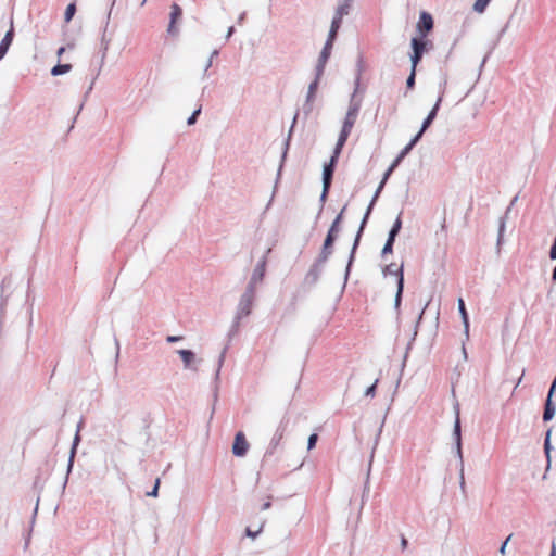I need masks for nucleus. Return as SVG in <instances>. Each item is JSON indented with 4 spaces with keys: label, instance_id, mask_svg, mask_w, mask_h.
I'll return each mask as SVG.
<instances>
[{
    "label": "nucleus",
    "instance_id": "nucleus-62",
    "mask_svg": "<svg viewBox=\"0 0 556 556\" xmlns=\"http://www.w3.org/2000/svg\"><path fill=\"white\" fill-rule=\"evenodd\" d=\"M236 31L235 27L233 26H230L227 30V34H226V39L228 40L232 35L233 33Z\"/></svg>",
    "mask_w": 556,
    "mask_h": 556
},
{
    "label": "nucleus",
    "instance_id": "nucleus-57",
    "mask_svg": "<svg viewBox=\"0 0 556 556\" xmlns=\"http://www.w3.org/2000/svg\"><path fill=\"white\" fill-rule=\"evenodd\" d=\"M341 25H342V22H341V21H338V20H336V18H332V21H331V25H330V28H332L333 30L336 29V30H338V31H339V29H340Z\"/></svg>",
    "mask_w": 556,
    "mask_h": 556
},
{
    "label": "nucleus",
    "instance_id": "nucleus-8",
    "mask_svg": "<svg viewBox=\"0 0 556 556\" xmlns=\"http://www.w3.org/2000/svg\"><path fill=\"white\" fill-rule=\"evenodd\" d=\"M255 291L252 290V286H247L243 294L240 298L238 307H237V316L247 317L251 314L252 304L254 301Z\"/></svg>",
    "mask_w": 556,
    "mask_h": 556
},
{
    "label": "nucleus",
    "instance_id": "nucleus-20",
    "mask_svg": "<svg viewBox=\"0 0 556 556\" xmlns=\"http://www.w3.org/2000/svg\"><path fill=\"white\" fill-rule=\"evenodd\" d=\"M364 70H365L364 58H363L362 54H358L357 61H356V74H355V78H354V90H353V92H358V93H362V94H364V92H365V88L361 87L362 74H363Z\"/></svg>",
    "mask_w": 556,
    "mask_h": 556
},
{
    "label": "nucleus",
    "instance_id": "nucleus-59",
    "mask_svg": "<svg viewBox=\"0 0 556 556\" xmlns=\"http://www.w3.org/2000/svg\"><path fill=\"white\" fill-rule=\"evenodd\" d=\"M506 547H507V541H504V542L501 544L500 549H498V552H500V554H501L502 556H505V555H506Z\"/></svg>",
    "mask_w": 556,
    "mask_h": 556
},
{
    "label": "nucleus",
    "instance_id": "nucleus-18",
    "mask_svg": "<svg viewBox=\"0 0 556 556\" xmlns=\"http://www.w3.org/2000/svg\"><path fill=\"white\" fill-rule=\"evenodd\" d=\"M518 200V195H515L513 198V200L510 201V204L509 206L507 207L506 212H505V215L501 216L500 217V220H498V233H497V240H496V247H497V250L500 251L501 249V245L503 244L504 242V232H505V229H506V218H507V214L509 213L510 211V207L517 202Z\"/></svg>",
    "mask_w": 556,
    "mask_h": 556
},
{
    "label": "nucleus",
    "instance_id": "nucleus-49",
    "mask_svg": "<svg viewBox=\"0 0 556 556\" xmlns=\"http://www.w3.org/2000/svg\"><path fill=\"white\" fill-rule=\"evenodd\" d=\"M318 441L317 433H312L307 439V450L311 451L316 446V443Z\"/></svg>",
    "mask_w": 556,
    "mask_h": 556
},
{
    "label": "nucleus",
    "instance_id": "nucleus-28",
    "mask_svg": "<svg viewBox=\"0 0 556 556\" xmlns=\"http://www.w3.org/2000/svg\"><path fill=\"white\" fill-rule=\"evenodd\" d=\"M551 435H552V428H548L545 432L544 444H543L544 454H545V457L547 460L546 470H548L551 467V452L553 450V446L551 443Z\"/></svg>",
    "mask_w": 556,
    "mask_h": 556
},
{
    "label": "nucleus",
    "instance_id": "nucleus-36",
    "mask_svg": "<svg viewBox=\"0 0 556 556\" xmlns=\"http://www.w3.org/2000/svg\"><path fill=\"white\" fill-rule=\"evenodd\" d=\"M422 56L424 55L420 54L419 52L412 50V53H409V59L412 63L410 70L417 71V66L421 62Z\"/></svg>",
    "mask_w": 556,
    "mask_h": 556
},
{
    "label": "nucleus",
    "instance_id": "nucleus-6",
    "mask_svg": "<svg viewBox=\"0 0 556 556\" xmlns=\"http://www.w3.org/2000/svg\"><path fill=\"white\" fill-rule=\"evenodd\" d=\"M341 228H336V226L329 227L318 255L330 258L333 254L334 243L338 240Z\"/></svg>",
    "mask_w": 556,
    "mask_h": 556
},
{
    "label": "nucleus",
    "instance_id": "nucleus-10",
    "mask_svg": "<svg viewBox=\"0 0 556 556\" xmlns=\"http://www.w3.org/2000/svg\"><path fill=\"white\" fill-rule=\"evenodd\" d=\"M434 21L430 13L421 11L416 25L417 36L427 37L428 34L433 29Z\"/></svg>",
    "mask_w": 556,
    "mask_h": 556
},
{
    "label": "nucleus",
    "instance_id": "nucleus-19",
    "mask_svg": "<svg viewBox=\"0 0 556 556\" xmlns=\"http://www.w3.org/2000/svg\"><path fill=\"white\" fill-rule=\"evenodd\" d=\"M182 16V9L177 3H173L170 7V14H169V24L167 27V33L169 35H176L178 33V29L176 28L175 24L178 20H180Z\"/></svg>",
    "mask_w": 556,
    "mask_h": 556
},
{
    "label": "nucleus",
    "instance_id": "nucleus-52",
    "mask_svg": "<svg viewBox=\"0 0 556 556\" xmlns=\"http://www.w3.org/2000/svg\"><path fill=\"white\" fill-rule=\"evenodd\" d=\"M337 37H338V30H336V29L333 30L332 28H330L327 39H326V42H330L331 45H333L334 41L337 40Z\"/></svg>",
    "mask_w": 556,
    "mask_h": 556
},
{
    "label": "nucleus",
    "instance_id": "nucleus-15",
    "mask_svg": "<svg viewBox=\"0 0 556 556\" xmlns=\"http://www.w3.org/2000/svg\"><path fill=\"white\" fill-rule=\"evenodd\" d=\"M15 36V29H14V23L13 17L10 20V28L4 34V37L0 41V61L8 53Z\"/></svg>",
    "mask_w": 556,
    "mask_h": 556
},
{
    "label": "nucleus",
    "instance_id": "nucleus-5",
    "mask_svg": "<svg viewBox=\"0 0 556 556\" xmlns=\"http://www.w3.org/2000/svg\"><path fill=\"white\" fill-rule=\"evenodd\" d=\"M362 103H363V94L362 93L359 94L358 92H352V94L350 97V101H349L348 112H346V115H345L343 124H342L343 127L349 128V129L353 128V126L357 119L359 110L362 108Z\"/></svg>",
    "mask_w": 556,
    "mask_h": 556
},
{
    "label": "nucleus",
    "instance_id": "nucleus-22",
    "mask_svg": "<svg viewBox=\"0 0 556 556\" xmlns=\"http://www.w3.org/2000/svg\"><path fill=\"white\" fill-rule=\"evenodd\" d=\"M176 352L180 356V358L184 363L185 369H190V370H194V371L198 370V368L192 365L197 361L195 353L192 350L180 349V350H177Z\"/></svg>",
    "mask_w": 556,
    "mask_h": 556
},
{
    "label": "nucleus",
    "instance_id": "nucleus-45",
    "mask_svg": "<svg viewBox=\"0 0 556 556\" xmlns=\"http://www.w3.org/2000/svg\"><path fill=\"white\" fill-rule=\"evenodd\" d=\"M416 85V71L410 70L408 77L406 78V88L407 90H412Z\"/></svg>",
    "mask_w": 556,
    "mask_h": 556
},
{
    "label": "nucleus",
    "instance_id": "nucleus-31",
    "mask_svg": "<svg viewBox=\"0 0 556 556\" xmlns=\"http://www.w3.org/2000/svg\"><path fill=\"white\" fill-rule=\"evenodd\" d=\"M72 70V64L70 63H58L51 68V75L52 76H60L64 75Z\"/></svg>",
    "mask_w": 556,
    "mask_h": 556
},
{
    "label": "nucleus",
    "instance_id": "nucleus-55",
    "mask_svg": "<svg viewBox=\"0 0 556 556\" xmlns=\"http://www.w3.org/2000/svg\"><path fill=\"white\" fill-rule=\"evenodd\" d=\"M262 531V527L257 531L251 530L249 527L245 529V535L255 539Z\"/></svg>",
    "mask_w": 556,
    "mask_h": 556
},
{
    "label": "nucleus",
    "instance_id": "nucleus-51",
    "mask_svg": "<svg viewBox=\"0 0 556 556\" xmlns=\"http://www.w3.org/2000/svg\"><path fill=\"white\" fill-rule=\"evenodd\" d=\"M344 144H339L338 142L336 143L334 148H333V151H332V154L330 157H334L336 160L339 161V157H340V154L342 152V149H343Z\"/></svg>",
    "mask_w": 556,
    "mask_h": 556
},
{
    "label": "nucleus",
    "instance_id": "nucleus-9",
    "mask_svg": "<svg viewBox=\"0 0 556 556\" xmlns=\"http://www.w3.org/2000/svg\"><path fill=\"white\" fill-rule=\"evenodd\" d=\"M396 277V292L394 296V311L396 312V318H400L401 314V304L403 299V292H404V285H405V278H404V265L401 264L399 268H396L395 271Z\"/></svg>",
    "mask_w": 556,
    "mask_h": 556
},
{
    "label": "nucleus",
    "instance_id": "nucleus-30",
    "mask_svg": "<svg viewBox=\"0 0 556 556\" xmlns=\"http://www.w3.org/2000/svg\"><path fill=\"white\" fill-rule=\"evenodd\" d=\"M435 118H437L435 112L429 111L428 115L421 123L419 131L414 137H418L420 135V139H421L425 131L432 125V123Z\"/></svg>",
    "mask_w": 556,
    "mask_h": 556
},
{
    "label": "nucleus",
    "instance_id": "nucleus-47",
    "mask_svg": "<svg viewBox=\"0 0 556 556\" xmlns=\"http://www.w3.org/2000/svg\"><path fill=\"white\" fill-rule=\"evenodd\" d=\"M160 484H161V479L156 478L155 481H154V485H153L152 490L147 492L146 495L150 496V497H157Z\"/></svg>",
    "mask_w": 556,
    "mask_h": 556
},
{
    "label": "nucleus",
    "instance_id": "nucleus-53",
    "mask_svg": "<svg viewBox=\"0 0 556 556\" xmlns=\"http://www.w3.org/2000/svg\"><path fill=\"white\" fill-rule=\"evenodd\" d=\"M393 267H394V264H393V263H391V264H389V265H386V266L383 267V269H382V274H383V276H384V277H386V276H388V275H394V276H395V271H396V269H394Z\"/></svg>",
    "mask_w": 556,
    "mask_h": 556
},
{
    "label": "nucleus",
    "instance_id": "nucleus-27",
    "mask_svg": "<svg viewBox=\"0 0 556 556\" xmlns=\"http://www.w3.org/2000/svg\"><path fill=\"white\" fill-rule=\"evenodd\" d=\"M556 413V405L551 399H545L544 402V409H543V416L542 419L544 422L551 421Z\"/></svg>",
    "mask_w": 556,
    "mask_h": 556
},
{
    "label": "nucleus",
    "instance_id": "nucleus-58",
    "mask_svg": "<svg viewBox=\"0 0 556 556\" xmlns=\"http://www.w3.org/2000/svg\"><path fill=\"white\" fill-rule=\"evenodd\" d=\"M377 201H378V200H376V198H371V200H370V202H369V204H368V206H367V208H366V211H365V212H369V214L371 215L372 210H374V207H375V205H376Z\"/></svg>",
    "mask_w": 556,
    "mask_h": 556
},
{
    "label": "nucleus",
    "instance_id": "nucleus-32",
    "mask_svg": "<svg viewBox=\"0 0 556 556\" xmlns=\"http://www.w3.org/2000/svg\"><path fill=\"white\" fill-rule=\"evenodd\" d=\"M402 214L403 212L401 211L397 215V217L395 218L393 225L391 226V229L389 230V233L388 236H391V237H394L396 238L402 229Z\"/></svg>",
    "mask_w": 556,
    "mask_h": 556
},
{
    "label": "nucleus",
    "instance_id": "nucleus-2",
    "mask_svg": "<svg viewBox=\"0 0 556 556\" xmlns=\"http://www.w3.org/2000/svg\"><path fill=\"white\" fill-rule=\"evenodd\" d=\"M369 218H370L369 212H365L363 215V218L361 220V224L358 226V229L356 231V235L354 237V241H353L350 254H349V258H348V263H346V267H345V271H344V283H346V281L349 280V277H350V274H351L354 261H355L356 252L359 247L362 237L364 235V231L368 224Z\"/></svg>",
    "mask_w": 556,
    "mask_h": 556
},
{
    "label": "nucleus",
    "instance_id": "nucleus-39",
    "mask_svg": "<svg viewBox=\"0 0 556 556\" xmlns=\"http://www.w3.org/2000/svg\"><path fill=\"white\" fill-rule=\"evenodd\" d=\"M241 319H242V317L237 316V315L235 316L233 321H232L231 327L228 332V337L230 339L238 333Z\"/></svg>",
    "mask_w": 556,
    "mask_h": 556
},
{
    "label": "nucleus",
    "instance_id": "nucleus-7",
    "mask_svg": "<svg viewBox=\"0 0 556 556\" xmlns=\"http://www.w3.org/2000/svg\"><path fill=\"white\" fill-rule=\"evenodd\" d=\"M288 425H289V418L287 416H283L282 419L280 420L270 442H269V445L265 452L264 458H267V457L274 455V453L276 452V448L279 446V444L283 438V434L287 430Z\"/></svg>",
    "mask_w": 556,
    "mask_h": 556
},
{
    "label": "nucleus",
    "instance_id": "nucleus-21",
    "mask_svg": "<svg viewBox=\"0 0 556 556\" xmlns=\"http://www.w3.org/2000/svg\"><path fill=\"white\" fill-rule=\"evenodd\" d=\"M115 2H116V0H112L110 10H109V12L106 14L105 26L103 28V33H102V37H101L102 60L105 58L106 51L109 49V45L111 42V37H108L106 34H108V27H109L111 14H112V11H113V7L115 5Z\"/></svg>",
    "mask_w": 556,
    "mask_h": 556
},
{
    "label": "nucleus",
    "instance_id": "nucleus-60",
    "mask_svg": "<svg viewBox=\"0 0 556 556\" xmlns=\"http://www.w3.org/2000/svg\"><path fill=\"white\" fill-rule=\"evenodd\" d=\"M408 545V540L404 536V535H401V547L402 549H405Z\"/></svg>",
    "mask_w": 556,
    "mask_h": 556
},
{
    "label": "nucleus",
    "instance_id": "nucleus-17",
    "mask_svg": "<svg viewBox=\"0 0 556 556\" xmlns=\"http://www.w3.org/2000/svg\"><path fill=\"white\" fill-rule=\"evenodd\" d=\"M410 48L424 55L433 48V43L427 37L415 36L410 39Z\"/></svg>",
    "mask_w": 556,
    "mask_h": 556
},
{
    "label": "nucleus",
    "instance_id": "nucleus-34",
    "mask_svg": "<svg viewBox=\"0 0 556 556\" xmlns=\"http://www.w3.org/2000/svg\"><path fill=\"white\" fill-rule=\"evenodd\" d=\"M327 62V59L318 56L317 64L315 66V76L317 77V79H320L321 76L324 75Z\"/></svg>",
    "mask_w": 556,
    "mask_h": 556
},
{
    "label": "nucleus",
    "instance_id": "nucleus-42",
    "mask_svg": "<svg viewBox=\"0 0 556 556\" xmlns=\"http://www.w3.org/2000/svg\"><path fill=\"white\" fill-rule=\"evenodd\" d=\"M351 131H352V129H349V128H345L342 126L337 142L339 144H345Z\"/></svg>",
    "mask_w": 556,
    "mask_h": 556
},
{
    "label": "nucleus",
    "instance_id": "nucleus-23",
    "mask_svg": "<svg viewBox=\"0 0 556 556\" xmlns=\"http://www.w3.org/2000/svg\"><path fill=\"white\" fill-rule=\"evenodd\" d=\"M337 164H338V160H336L334 157H330L329 161L324 164L323 175H321L323 182L332 185L333 175L336 172Z\"/></svg>",
    "mask_w": 556,
    "mask_h": 556
},
{
    "label": "nucleus",
    "instance_id": "nucleus-40",
    "mask_svg": "<svg viewBox=\"0 0 556 556\" xmlns=\"http://www.w3.org/2000/svg\"><path fill=\"white\" fill-rule=\"evenodd\" d=\"M346 207H348V204H345L341 211L337 214V216L334 217V219L332 220L331 225L330 226H336V228H341V224L344 219V213L346 211Z\"/></svg>",
    "mask_w": 556,
    "mask_h": 556
},
{
    "label": "nucleus",
    "instance_id": "nucleus-64",
    "mask_svg": "<svg viewBox=\"0 0 556 556\" xmlns=\"http://www.w3.org/2000/svg\"><path fill=\"white\" fill-rule=\"evenodd\" d=\"M549 556H556V545L555 543L552 544V549Z\"/></svg>",
    "mask_w": 556,
    "mask_h": 556
},
{
    "label": "nucleus",
    "instance_id": "nucleus-35",
    "mask_svg": "<svg viewBox=\"0 0 556 556\" xmlns=\"http://www.w3.org/2000/svg\"><path fill=\"white\" fill-rule=\"evenodd\" d=\"M77 11V8H76V3L75 2H71L70 4H67L66 9H65V12H64V21L65 23H70L75 13Z\"/></svg>",
    "mask_w": 556,
    "mask_h": 556
},
{
    "label": "nucleus",
    "instance_id": "nucleus-56",
    "mask_svg": "<svg viewBox=\"0 0 556 556\" xmlns=\"http://www.w3.org/2000/svg\"><path fill=\"white\" fill-rule=\"evenodd\" d=\"M181 340H182L181 336H167L166 337V342H168V343H176V342H179Z\"/></svg>",
    "mask_w": 556,
    "mask_h": 556
},
{
    "label": "nucleus",
    "instance_id": "nucleus-13",
    "mask_svg": "<svg viewBox=\"0 0 556 556\" xmlns=\"http://www.w3.org/2000/svg\"><path fill=\"white\" fill-rule=\"evenodd\" d=\"M250 444L242 431L235 434L232 442V454L237 457H243L249 451Z\"/></svg>",
    "mask_w": 556,
    "mask_h": 556
},
{
    "label": "nucleus",
    "instance_id": "nucleus-33",
    "mask_svg": "<svg viewBox=\"0 0 556 556\" xmlns=\"http://www.w3.org/2000/svg\"><path fill=\"white\" fill-rule=\"evenodd\" d=\"M395 240H396V238L388 236L386 243L381 250V257L384 258L387 255L393 253V247H394Z\"/></svg>",
    "mask_w": 556,
    "mask_h": 556
},
{
    "label": "nucleus",
    "instance_id": "nucleus-26",
    "mask_svg": "<svg viewBox=\"0 0 556 556\" xmlns=\"http://www.w3.org/2000/svg\"><path fill=\"white\" fill-rule=\"evenodd\" d=\"M457 307H458L459 315L462 317V321L464 324L465 334L468 338L469 337V315L466 309L465 301L463 298H458Z\"/></svg>",
    "mask_w": 556,
    "mask_h": 556
},
{
    "label": "nucleus",
    "instance_id": "nucleus-29",
    "mask_svg": "<svg viewBox=\"0 0 556 556\" xmlns=\"http://www.w3.org/2000/svg\"><path fill=\"white\" fill-rule=\"evenodd\" d=\"M331 189V184H327V182H323V190H321V193H320V197H319V211L316 215V222L318 220V218L320 217L321 213H323V210L325 207V203L328 199V195H329V191Z\"/></svg>",
    "mask_w": 556,
    "mask_h": 556
},
{
    "label": "nucleus",
    "instance_id": "nucleus-12",
    "mask_svg": "<svg viewBox=\"0 0 556 556\" xmlns=\"http://www.w3.org/2000/svg\"><path fill=\"white\" fill-rule=\"evenodd\" d=\"M81 427H83V419L77 425L76 433L74 435L73 443H72V446H71L68 462H67L66 478H65V481H64V485H66L67 479H68V475L72 472L73 467H74L75 456H76V453H77V446H78V444L80 443V440H81L80 434H79V432L81 430Z\"/></svg>",
    "mask_w": 556,
    "mask_h": 556
},
{
    "label": "nucleus",
    "instance_id": "nucleus-14",
    "mask_svg": "<svg viewBox=\"0 0 556 556\" xmlns=\"http://www.w3.org/2000/svg\"><path fill=\"white\" fill-rule=\"evenodd\" d=\"M420 141V135L418 137H413L409 142L400 151V153L396 155V157L392 161L390 166L388 167L389 170L392 173L395 170V168L402 163V161L405 159L407 154L414 149V147Z\"/></svg>",
    "mask_w": 556,
    "mask_h": 556
},
{
    "label": "nucleus",
    "instance_id": "nucleus-16",
    "mask_svg": "<svg viewBox=\"0 0 556 556\" xmlns=\"http://www.w3.org/2000/svg\"><path fill=\"white\" fill-rule=\"evenodd\" d=\"M266 256L264 255L256 264L248 286H252V290L255 291V285L263 280L266 270Z\"/></svg>",
    "mask_w": 556,
    "mask_h": 556
},
{
    "label": "nucleus",
    "instance_id": "nucleus-50",
    "mask_svg": "<svg viewBox=\"0 0 556 556\" xmlns=\"http://www.w3.org/2000/svg\"><path fill=\"white\" fill-rule=\"evenodd\" d=\"M391 174H392V172L387 168V170L383 173L382 178H381V180H380V182L378 185L380 190H383V188H384L388 179L390 178Z\"/></svg>",
    "mask_w": 556,
    "mask_h": 556
},
{
    "label": "nucleus",
    "instance_id": "nucleus-11",
    "mask_svg": "<svg viewBox=\"0 0 556 556\" xmlns=\"http://www.w3.org/2000/svg\"><path fill=\"white\" fill-rule=\"evenodd\" d=\"M320 79L314 75V79L309 83L306 99L302 106L303 114L307 117L313 112V103L315 100L316 91L318 89Z\"/></svg>",
    "mask_w": 556,
    "mask_h": 556
},
{
    "label": "nucleus",
    "instance_id": "nucleus-3",
    "mask_svg": "<svg viewBox=\"0 0 556 556\" xmlns=\"http://www.w3.org/2000/svg\"><path fill=\"white\" fill-rule=\"evenodd\" d=\"M328 260L329 258H327V257L317 255V257L315 258V261L313 262L309 269L307 270V273L304 276L303 286L305 288L311 289L314 286H316V283L318 282L320 276L324 271L325 265L328 262Z\"/></svg>",
    "mask_w": 556,
    "mask_h": 556
},
{
    "label": "nucleus",
    "instance_id": "nucleus-37",
    "mask_svg": "<svg viewBox=\"0 0 556 556\" xmlns=\"http://www.w3.org/2000/svg\"><path fill=\"white\" fill-rule=\"evenodd\" d=\"M491 0H476L475 3H473V11L477 12V13H483L488 5L490 4Z\"/></svg>",
    "mask_w": 556,
    "mask_h": 556
},
{
    "label": "nucleus",
    "instance_id": "nucleus-25",
    "mask_svg": "<svg viewBox=\"0 0 556 556\" xmlns=\"http://www.w3.org/2000/svg\"><path fill=\"white\" fill-rule=\"evenodd\" d=\"M429 303L430 301L426 302V304L424 305V307L421 308L420 313L418 314V317L416 319V323H415V326H414V330H413V336H412V339L410 341L408 342L407 344V348H406V353L404 355V362L406 361L407 358V355H408V351L410 350L412 345H413V342L415 341L416 337H417V333H418V328H419V325L422 320V317H424V314H425V311L427 309V307L429 306Z\"/></svg>",
    "mask_w": 556,
    "mask_h": 556
},
{
    "label": "nucleus",
    "instance_id": "nucleus-43",
    "mask_svg": "<svg viewBox=\"0 0 556 556\" xmlns=\"http://www.w3.org/2000/svg\"><path fill=\"white\" fill-rule=\"evenodd\" d=\"M332 48H333V45H331L330 42H325L319 56L323 59L329 60V58L331 55Z\"/></svg>",
    "mask_w": 556,
    "mask_h": 556
},
{
    "label": "nucleus",
    "instance_id": "nucleus-1",
    "mask_svg": "<svg viewBox=\"0 0 556 556\" xmlns=\"http://www.w3.org/2000/svg\"><path fill=\"white\" fill-rule=\"evenodd\" d=\"M455 410V420L453 425V440H454V447H455V454L459 462V485L462 491L465 493V477H464V458H463V441H462V421H460V412H459V404L456 403L454 405Z\"/></svg>",
    "mask_w": 556,
    "mask_h": 556
},
{
    "label": "nucleus",
    "instance_id": "nucleus-48",
    "mask_svg": "<svg viewBox=\"0 0 556 556\" xmlns=\"http://www.w3.org/2000/svg\"><path fill=\"white\" fill-rule=\"evenodd\" d=\"M379 382V379H376L374 381V383L371 386H369L366 390H365V396H369V397H374L376 395V391H377V384Z\"/></svg>",
    "mask_w": 556,
    "mask_h": 556
},
{
    "label": "nucleus",
    "instance_id": "nucleus-24",
    "mask_svg": "<svg viewBox=\"0 0 556 556\" xmlns=\"http://www.w3.org/2000/svg\"><path fill=\"white\" fill-rule=\"evenodd\" d=\"M298 117H299V110L295 112V114L293 116L292 124L290 126L288 136L283 142V151H282V155H281V162H280V166H279L278 174H277L278 177L280 176V173H281V169H282V166H283V163H285V160H286L289 147H290L291 137H292L293 129L296 124Z\"/></svg>",
    "mask_w": 556,
    "mask_h": 556
},
{
    "label": "nucleus",
    "instance_id": "nucleus-54",
    "mask_svg": "<svg viewBox=\"0 0 556 556\" xmlns=\"http://www.w3.org/2000/svg\"><path fill=\"white\" fill-rule=\"evenodd\" d=\"M555 391H556V376L549 386L546 399L553 400V395H554Z\"/></svg>",
    "mask_w": 556,
    "mask_h": 556
},
{
    "label": "nucleus",
    "instance_id": "nucleus-61",
    "mask_svg": "<svg viewBox=\"0 0 556 556\" xmlns=\"http://www.w3.org/2000/svg\"><path fill=\"white\" fill-rule=\"evenodd\" d=\"M245 16H247V13H245V12H242V13L239 15V17H238L237 23H238L239 25H242V24H243V22H244V20H245Z\"/></svg>",
    "mask_w": 556,
    "mask_h": 556
},
{
    "label": "nucleus",
    "instance_id": "nucleus-41",
    "mask_svg": "<svg viewBox=\"0 0 556 556\" xmlns=\"http://www.w3.org/2000/svg\"><path fill=\"white\" fill-rule=\"evenodd\" d=\"M445 86H446V80L443 83V85H441V92L435 101V103L433 104L432 109L430 111H434L435 114L438 115V112L440 110V106H441V103H442V100H443V94H444V90H445Z\"/></svg>",
    "mask_w": 556,
    "mask_h": 556
},
{
    "label": "nucleus",
    "instance_id": "nucleus-63",
    "mask_svg": "<svg viewBox=\"0 0 556 556\" xmlns=\"http://www.w3.org/2000/svg\"><path fill=\"white\" fill-rule=\"evenodd\" d=\"M270 507H271V502H270V501H267V502H265V503L262 505L261 509H262V510H266V509H269Z\"/></svg>",
    "mask_w": 556,
    "mask_h": 556
},
{
    "label": "nucleus",
    "instance_id": "nucleus-4",
    "mask_svg": "<svg viewBox=\"0 0 556 556\" xmlns=\"http://www.w3.org/2000/svg\"><path fill=\"white\" fill-rule=\"evenodd\" d=\"M14 288L15 282L13 276L11 274L5 275L0 285V327L2 326L5 316L8 300L12 295Z\"/></svg>",
    "mask_w": 556,
    "mask_h": 556
},
{
    "label": "nucleus",
    "instance_id": "nucleus-44",
    "mask_svg": "<svg viewBox=\"0 0 556 556\" xmlns=\"http://www.w3.org/2000/svg\"><path fill=\"white\" fill-rule=\"evenodd\" d=\"M202 106L197 108L192 114L187 118V125L192 126L197 123L199 115L201 114Z\"/></svg>",
    "mask_w": 556,
    "mask_h": 556
},
{
    "label": "nucleus",
    "instance_id": "nucleus-46",
    "mask_svg": "<svg viewBox=\"0 0 556 556\" xmlns=\"http://www.w3.org/2000/svg\"><path fill=\"white\" fill-rule=\"evenodd\" d=\"M226 351H227V346L224 348V350L222 351V353L218 356L217 369H216V372H215V380H217L219 378V372H220V368H222V366L224 364V361H225Z\"/></svg>",
    "mask_w": 556,
    "mask_h": 556
},
{
    "label": "nucleus",
    "instance_id": "nucleus-38",
    "mask_svg": "<svg viewBox=\"0 0 556 556\" xmlns=\"http://www.w3.org/2000/svg\"><path fill=\"white\" fill-rule=\"evenodd\" d=\"M351 2L352 0H344L342 3L338 5L336 11L339 12V15L345 16L350 13Z\"/></svg>",
    "mask_w": 556,
    "mask_h": 556
}]
</instances>
